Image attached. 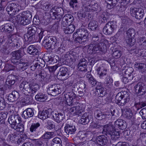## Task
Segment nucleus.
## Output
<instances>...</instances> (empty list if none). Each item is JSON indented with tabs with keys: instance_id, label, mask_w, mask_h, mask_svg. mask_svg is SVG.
<instances>
[{
	"instance_id": "nucleus-45",
	"label": "nucleus",
	"mask_w": 146,
	"mask_h": 146,
	"mask_svg": "<svg viewBox=\"0 0 146 146\" xmlns=\"http://www.w3.org/2000/svg\"><path fill=\"white\" fill-rule=\"evenodd\" d=\"M125 112V116L128 119H129L131 118L133 116V114L131 112V110L129 108H126L124 109L123 111V113Z\"/></svg>"
},
{
	"instance_id": "nucleus-15",
	"label": "nucleus",
	"mask_w": 146,
	"mask_h": 146,
	"mask_svg": "<svg viewBox=\"0 0 146 146\" xmlns=\"http://www.w3.org/2000/svg\"><path fill=\"white\" fill-rule=\"evenodd\" d=\"M76 95L73 92H68L64 95V99L66 104L70 106L73 104L74 100L75 98Z\"/></svg>"
},
{
	"instance_id": "nucleus-8",
	"label": "nucleus",
	"mask_w": 146,
	"mask_h": 146,
	"mask_svg": "<svg viewBox=\"0 0 146 146\" xmlns=\"http://www.w3.org/2000/svg\"><path fill=\"white\" fill-rule=\"evenodd\" d=\"M77 54L76 52L73 51H70L66 52L62 56V58L65 60L64 62H63V64H66L67 61L66 60H69L70 63L73 64L76 61L77 58Z\"/></svg>"
},
{
	"instance_id": "nucleus-2",
	"label": "nucleus",
	"mask_w": 146,
	"mask_h": 146,
	"mask_svg": "<svg viewBox=\"0 0 146 146\" xmlns=\"http://www.w3.org/2000/svg\"><path fill=\"white\" fill-rule=\"evenodd\" d=\"M31 13L28 11H24L19 13L14 17L16 22L20 23L21 25H25L29 24L31 20Z\"/></svg>"
},
{
	"instance_id": "nucleus-27",
	"label": "nucleus",
	"mask_w": 146,
	"mask_h": 146,
	"mask_svg": "<svg viewBox=\"0 0 146 146\" xmlns=\"http://www.w3.org/2000/svg\"><path fill=\"white\" fill-rule=\"evenodd\" d=\"M115 127L111 124L110 123L105 125L103 128V132L110 135L114 130Z\"/></svg>"
},
{
	"instance_id": "nucleus-18",
	"label": "nucleus",
	"mask_w": 146,
	"mask_h": 146,
	"mask_svg": "<svg viewBox=\"0 0 146 146\" xmlns=\"http://www.w3.org/2000/svg\"><path fill=\"white\" fill-rule=\"evenodd\" d=\"M1 30L6 33H10L13 31L14 29L13 26L11 24L7 23L1 26Z\"/></svg>"
},
{
	"instance_id": "nucleus-53",
	"label": "nucleus",
	"mask_w": 146,
	"mask_h": 146,
	"mask_svg": "<svg viewBox=\"0 0 146 146\" xmlns=\"http://www.w3.org/2000/svg\"><path fill=\"white\" fill-rule=\"evenodd\" d=\"M142 118L143 119H146V108L142 109L139 112Z\"/></svg>"
},
{
	"instance_id": "nucleus-13",
	"label": "nucleus",
	"mask_w": 146,
	"mask_h": 146,
	"mask_svg": "<svg viewBox=\"0 0 146 146\" xmlns=\"http://www.w3.org/2000/svg\"><path fill=\"white\" fill-rule=\"evenodd\" d=\"M9 123L12 128H16L15 126L17 124H19L21 121V118L19 115H11L8 119Z\"/></svg>"
},
{
	"instance_id": "nucleus-46",
	"label": "nucleus",
	"mask_w": 146,
	"mask_h": 146,
	"mask_svg": "<svg viewBox=\"0 0 146 146\" xmlns=\"http://www.w3.org/2000/svg\"><path fill=\"white\" fill-rule=\"evenodd\" d=\"M40 125L39 123H32L30 128V131L32 132L35 131Z\"/></svg>"
},
{
	"instance_id": "nucleus-5",
	"label": "nucleus",
	"mask_w": 146,
	"mask_h": 146,
	"mask_svg": "<svg viewBox=\"0 0 146 146\" xmlns=\"http://www.w3.org/2000/svg\"><path fill=\"white\" fill-rule=\"evenodd\" d=\"M76 33L78 35L76 40L79 43L82 44L86 41L89 33L86 29L83 28L80 29L77 31Z\"/></svg>"
},
{
	"instance_id": "nucleus-29",
	"label": "nucleus",
	"mask_w": 146,
	"mask_h": 146,
	"mask_svg": "<svg viewBox=\"0 0 146 146\" xmlns=\"http://www.w3.org/2000/svg\"><path fill=\"white\" fill-rule=\"evenodd\" d=\"M96 89L99 97H103L106 93V90L102 86H97L96 87Z\"/></svg>"
},
{
	"instance_id": "nucleus-62",
	"label": "nucleus",
	"mask_w": 146,
	"mask_h": 146,
	"mask_svg": "<svg viewBox=\"0 0 146 146\" xmlns=\"http://www.w3.org/2000/svg\"><path fill=\"white\" fill-rule=\"evenodd\" d=\"M77 3V0H70L69 4L70 7L73 8H74L75 7H76Z\"/></svg>"
},
{
	"instance_id": "nucleus-16",
	"label": "nucleus",
	"mask_w": 146,
	"mask_h": 146,
	"mask_svg": "<svg viewBox=\"0 0 146 146\" xmlns=\"http://www.w3.org/2000/svg\"><path fill=\"white\" fill-rule=\"evenodd\" d=\"M50 111H51L50 109H48L47 110L39 111L38 117L42 120L45 119L50 116L51 112V111L50 112Z\"/></svg>"
},
{
	"instance_id": "nucleus-60",
	"label": "nucleus",
	"mask_w": 146,
	"mask_h": 146,
	"mask_svg": "<svg viewBox=\"0 0 146 146\" xmlns=\"http://www.w3.org/2000/svg\"><path fill=\"white\" fill-rule=\"evenodd\" d=\"M8 81L9 80H11L15 82L17 80V77L13 75H10L8 76Z\"/></svg>"
},
{
	"instance_id": "nucleus-49",
	"label": "nucleus",
	"mask_w": 146,
	"mask_h": 146,
	"mask_svg": "<svg viewBox=\"0 0 146 146\" xmlns=\"http://www.w3.org/2000/svg\"><path fill=\"white\" fill-rule=\"evenodd\" d=\"M101 126V125H100V123L99 122H92L91 123L89 127L91 129H98L100 128Z\"/></svg>"
},
{
	"instance_id": "nucleus-23",
	"label": "nucleus",
	"mask_w": 146,
	"mask_h": 146,
	"mask_svg": "<svg viewBox=\"0 0 146 146\" xmlns=\"http://www.w3.org/2000/svg\"><path fill=\"white\" fill-rule=\"evenodd\" d=\"M96 141L98 144L102 145L106 144L108 141L107 138L105 136L101 135L97 138Z\"/></svg>"
},
{
	"instance_id": "nucleus-22",
	"label": "nucleus",
	"mask_w": 146,
	"mask_h": 146,
	"mask_svg": "<svg viewBox=\"0 0 146 146\" xmlns=\"http://www.w3.org/2000/svg\"><path fill=\"white\" fill-rule=\"evenodd\" d=\"M125 122L121 119H118L115 122V126L116 128H118L122 130H123L126 127Z\"/></svg>"
},
{
	"instance_id": "nucleus-9",
	"label": "nucleus",
	"mask_w": 146,
	"mask_h": 146,
	"mask_svg": "<svg viewBox=\"0 0 146 146\" xmlns=\"http://www.w3.org/2000/svg\"><path fill=\"white\" fill-rule=\"evenodd\" d=\"M20 8L18 4L12 3L7 6L6 9L9 15L13 16L19 11Z\"/></svg>"
},
{
	"instance_id": "nucleus-30",
	"label": "nucleus",
	"mask_w": 146,
	"mask_h": 146,
	"mask_svg": "<svg viewBox=\"0 0 146 146\" xmlns=\"http://www.w3.org/2000/svg\"><path fill=\"white\" fill-rule=\"evenodd\" d=\"M94 114L95 117L99 120L105 118L107 115L104 114L99 110H96Z\"/></svg>"
},
{
	"instance_id": "nucleus-1",
	"label": "nucleus",
	"mask_w": 146,
	"mask_h": 146,
	"mask_svg": "<svg viewBox=\"0 0 146 146\" xmlns=\"http://www.w3.org/2000/svg\"><path fill=\"white\" fill-rule=\"evenodd\" d=\"M106 42H107V40L102 39L98 44H90L88 50V52L93 54L99 55L106 51V47L105 43Z\"/></svg>"
},
{
	"instance_id": "nucleus-54",
	"label": "nucleus",
	"mask_w": 146,
	"mask_h": 146,
	"mask_svg": "<svg viewBox=\"0 0 146 146\" xmlns=\"http://www.w3.org/2000/svg\"><path fill=\"white\" fill-rule=\"evenodd\" d=\"M87 133L83 131H79L78 133L79 139L81 140L85 139L87 135Z\"/></svg>"
},
{
	"instance_id": "nucleus-26",
	"label": "nucleus",
	"mask_w": 146,
	"mask_h": 146,
	"mask_svg": "<svg viewBox=\"0 0 146 146\" xmlns=\"http://www.w3.org/2000/svg\"><path fill=\"white\" fill-rule=\"evenodd\" d=\"M68 111L70 113L76 115H78L81 112V108L79 106L70 108L68 110Z\"/></svg>"
},
{
	"instance_id": "nucleus-24",
	"label": "nucleus",
	"mask_w": 146,
	"mask_h": 146,
	"mask_svg": "<svg viewBox=\"0 0 146 146\" xmlns=\"http://www.w3.org/2000/svg\"><path fill=\"white\" fill-rule=\"evenodd\" d=\"M53 116L54 120L57 123H59L62 121L64 118V115L63 114L56 111L54 113Z\"/></svg>"
},
{
	"instance_id": "nucleus-64",
	"label": "nucleus",
	"mask_w": 146,
	"mask_h": 146,
	"mask_svg": "<svg viewBox=\"0 0 146 146\" xmlns=\"http://www.w3.org/2000/svg\"><path fill=\"white\" fill-rule=\"evenodd\" d=\"M137 54L139 55L142 56L146 57V50H142L139 49L137 51Z\"/></svg>"
},
{
	"instance_id": "nucleus-39",
	"label": "nucleus",
	"mask_w": 146,
	"mask_h": 146,
	"mask_svg": "<svg viewBox=\"0 0 146 146\" xmlns=\"http://www.w3.org/2000/svg\"><path fill=\"white\" fill-rule=\"evenodd\" d=\"M117 1L118 0H108L107 2V8L110 9L113 8L116 5Z\"/></svg>"
},
{
	"instance_id": "nucleus-47",
	"label": "nucleus",
	"mask_w": 146,
	"mask_h": 146,
	"mask_svg": "<svg viewBox=\"0 0 146 146\" xmlns=\"http://www.w3.org/2000/svg\"><path fill=\"white\" fill-rule=\"evenodd\" d=\"M53 132H46L42 136V137L45 139H49L53 137Z\"/></svg>"
},
{
	"instance_id": "nucleus-4",
	"label": "nucleus",
	"mask_w": 146,
	"mask_h": 146,
	"mask_svg": "<svg viewBox=\"0 0 146 146\" xmlns=\"http://www.w3.org/2000/svg\"><path fill=\"white\" fill-rule=\"evenodd\" d=\"M42 44L46 48L52 49H54L57 46L59 45V44L57 42L56 39L54 37L51 38L45 37Z\"/></svg>"
},
{
	"instance_id": "nucleus-28",
	"label": "nucleus",
	"mask_w": 146,
	"mask_h": 146,
	"mask_svg": "<svg viewBox=\"0 0 146 146\" xmlns=\"http://www.w3.org/2000/svg\"><path fill=\"white\" fill-rule=\"evenodd\" d=\"M64 32L66 34L72 33L74 31L75 27L73 24L69 25L68 26L62 29Z\"/></svg>"
},
{
	"instance_id": "nucleus-12",
	"label": "nucleus",
	"mask_w": 146,
	"mask_h": 146,
	"mask_svg": "<svg viewBox=\"0 0 146 146\" xmlns=\"http://www.w3.org/2000/svg\"><path fill=\"white\" fill-rule=\"evenodd\" d=\"M134 89L135 93L139 95H143L146 93V87L142 82L138 83L134 87Z\"/></svg>"
},
{
	"instance_id": "nucleus-58",
	"label": "nucleus",
	"mask_w": 146,
	"mask_h": 146,
	"mask_svg": "<svg viewBox=\"0 0 146 146\" xmlns=\"http://www.w3.org/2000/svg\"><path fill=\"white\" fill-rule=\"evenodd\" d=\"M99 37L98 35H93L92 36V41L93 44H96L98 42Z\"/></svg>"
},
{
	"instance_id": "nucleus-44",
	"label": "nucleus",
	"mask_w": 146,
	"mask_h": 146,
	"mask_svg": "<svg viewBox=\"0 0 146 146\" xmlns=\"http://www.w3.org/2000/svg\"><path fill=\"white\" fill-rule=\"evenodd\" d=\"M135 66L141 72L146 71V64H135Z\"/></svg>"
},
{
	"instance_id": "nucleus-31",
	"label": "nucleus",
	"mask_w": 146,
	"mask_h": 146,
	"mask_svg": "<svg viewBox=\"0 0 146 146\" xmlns=\"http://www.w3.org/2000/svg\"><path fill=\"white\" fill-rule=\"evenodd\" d=\"M35 98L36 100L40 102H44L46 100L47 96L44 94L39 93L35 96Z\"/></svg>"
},
{
	"instance_id": "nucleus-10",
	"label": "nucleus",
	"mask_w": 146,
	"mask_h": 146,
	"mask_svg": "<svg viewBox=\"0 0 146 146\" xmlns=\"http://www.w3.org/2000/svg\"><path fill=\"white\" fill-rule=\"evenodd\" d=\"M11 55L12 58L11 59V62L13 64H21L19 58L23 56L22 51L19 49L12 52Z\"/></svg>"
},
{
	"instance_id": "nucleus-59",
	"label": "nucleus",
	"mask_w": 146,
	"mask_h": 146,
	"mask_svg": "<svg viewBox=\"0 0 146 146\" xmlns=\"http://www.w3.org/2000/svg\"><path fill=\"white\" fill-rule=\"evenodd\" d=\"M134 71L132 67H128L125 71V74L128 75V76H130L131 74Z\"/></svg>"
},
{
	"instance_id": "nucleus-36",
	"label": "nucleus",
	"mask_w": 146,
	"mask_h": 146,
	"mask_svg": "<svg viewBox=\"0 0 146 146\" xmlns=\"http://www.w3.org/2000/svg\"><path fill=\"white\" fill-rule=\"evenodd\" d=\"M24 38L26 41H28L29 42H33L35 41V35L25 34L24 35Z\"/></svg>"
},
{
	"instance_id": "nucleus-56",
	"label": "nucleus",
	"mask_w": 146,
	"mask_h": 146,
	"mask_svg": "<svg viewBox=\"0 0 146 146\" xmlns=\"http://www.w3.org/2000/svg\"><path fill=\"white\" fill-rule=\"evenodd\" d=\"M5 106V103L4 99L2 97H0V110H3Z\"/></svg>"
},
{
	"instance_id": "nucleus-38",
	"label": "nucleus",
	"mask_w": 146,
	"mask_h": 146,
	"mask_svg": "<svg viewBox=\"0 0 146 146\" xmlns=\"http://www.w3.org/2000/svg\"><path fill=\"white\" fill-rule=\"evenodd\" d=\"M65 47L63 45L60 44L59 46H57L54 49V51L58 54L62 53L65 51Z\"/></svg>"
},
{
	"instance_id": "nucleus-48",
	"label": "nucleus",
	"mask_w": 146,
	"mask_h": 146,
	"mask_svg": "<svg viewBox=\"0 0 146 146\" xmlns=\"http://www.w3.org/2000/svg\"><path fill=\"white\" fill-rule=\"evenodd\" d=\"M52 13H50L51 16L54 20L56 19L58 21H60V19L62 18V16H61L57 13H56V12H52Z\"/></svg>"
},
{
	"instance_id": "nucleus-41",
	"label": "nucleus",
	"mask_w": 146,
	"mask_h": 146,
	"mask_svg": "<svg viewBox=\"0 0 146 146\" xmlns=\"http://www.w3.org/2000/svg\"><path fill=\"white\" fill-rule=\"evenodd\" d=\"M28 30L27 34L28 35H35V34L37 31V29L36 27L33 26L29 27Z\"/></svg>"
},
{
	"instance_id": "nucleus-42",
	"label": "nucleus",
	"mask_w": 146,
	"mask_h": 146,
	"mask_svg": "<svg viewBox=\"0 0 146 146\" xmlns=\"http://www.w3.org/2000/svg\"><path fill=\"white\" fill-rule=\"evenodd\" d=\"M126 33L127 37L134 38L135 35V32L133 29L130 28L127 31Z\"/></svg>"
},
{
	"instance_id": "nucleus-3",
	"label": "nucleus",
	"mask_w": 146,
	"mask_h": 146,
	"mask_svg": "<svg viewBox=\"0 0 146 146\" xmlns=\"http://www.w3.org/2000/svg\"><path fill=\"white\" fill-rule=\"evenodd\" d=\"M39 86L37 84H30L28 82L24 81L21 83L19 86L20 89L21 91H25L29 93H35L39 89Z\"/></svg>"
},
{
	"instance_id": "nucleus-14",
	"label": "nucleus",
	"mask_w": 146,
	"mask_h": 146,
	"mask_svg": "<svg viewBox=\"0 0 146 146\" xmlns=\"http://www.w3.org/2000/svg\"><path fill=\"white\" fill-rule=\"evenodd\" d=\"M74 20L73 17L70 14L65 15L62 19L61 23L62 29L71 25Z\"/></svg>"
},
{
	"instance_id": "nucleus-52",
	"label": "nucleus",
	"mask_w": 146,
	"mask_h": 146,
	"mask_svg": "<svg viewBox=\"0 0 146 146\" xmlns=\"http://www.w3.org/2000/svg\"><path fill=\"white\" fill-rule=\"evenodd\" d=\"M15 126L16 128H13L14 129L17 130L20 132H22L24 131V126L23 124H18L17 125H16Z\"/></svg>"
},
{
	"instance_id": "nucleus-19",
	"label": "nucleus",
	"mask_w": 146,
	"mask_h": 146,
	"mask_svg": "<svg viewBox=\"0 0 146 146\" xmlns=\"http://www.w3.org/2000/svg\"><path fill=\"white\" fill-rule=\"evenodd\" d=\"M34 111L33 109L31 108H28L23 111L22 115V116H24L25 119L31 117L34 115Z\"/></svg>"
},
{
	"instance_id": "nucleus-33",
	"label": "nucleus",
	"mask_w": 146,
	"mask_h": 146,
	"mask_svg": "<svg viewBox=\"0 0 146 146\" xmlns=\"http://www.w3.org/2000/svg\"><path fill=\"white\" fill-rule=\"evenodd\" d=\"M98 27L97 22V21L95 20L91 21L88 24V28L91 30H95Z\"/></svg>"
},
{
	"instance_id": "nucleus-63",
	"label": "nucleus",
	"mask_w": 146,
	"mask_h": 146,
	"mask_svg": "<svg viewBox=\"0 0 146 146\" xmlns=\"http://www.w3.org/2000/svg\"><path fill=\"white\" fill-rule=\"evenodd\" d=\"M44 62V60L40 58H36L33 61L34 64H43Z\"/></svg>"
},
{
	"instance_id": "nucleus-35",
	"label": "nucleus",
	"mask_w": 146,
	"mask_h": 146,
	"mask_svg": "<svg viewBox=\"0 0 146 146\" xmlns=\"http://www.w3.org/2000/svg\"><path fill=\"white\" fill-rule=\"evenodd\" d=\"M112 52V56L115 58H119L122 55L121 52L118 49H115L113 50Z\"/></svg>"
},
{
	"instance_id": "nucleus-20",
	"label": "nucleus",
	"mask_w": 146,
	"mask_h": 146,
	"mask_svg": "<svg viewBox=\"0 0 146 146\" xmlns=\"http://www.w3.org/2000/svg\"><path fill=\"white\" fill-rule=\"evenodd\" d=\"M76 131V129L74 126L66 124L64 127L65 132L68 135L74 134Z\"/></svg>"
},
{
	"instance_id": "nucleus-6",
	"label": "nucleus",
	"mask_w": 146,
	"mask_h": 146,
	"mask_svg": "<svg viewBox=\"0 0 146 146\" xmlns=\"http://www.w3.org/2000/svg\"><path fill=\"white\" fill-rule=\"evenodd\" d=\"M117 23L113 21L108 22L104 27L103 31L106 35L111 34L117 28Z\"/></svg>"
},
{
	"instance_id": "nucleus-34",
	"label": "nucleus",
	"mask_w": 146,
	"mask_h": 146,
	"mask_svg": "<svg viewBox=\"0 0 146 146\" xmlns=\"http://www.w3.org/2000/svg\"><path fill=\"white\" fill-rule=\"evenodd\" d=\"M111 138L113 140H116L119 138L120 133L119 131H116L115 129L110 134Z\"/></svg>"
},
{
	"instance_id": "nucleus-43",
	"label": "nucleus",
	"mask_w": 146,
	"mask_h": 146,
	"mask_svg": "<svg viewBox=\"0 0 146 146\" xmlns=\"http://www.w3.org/2000/svg\"><path fill=\"white\" fill-rule=\"evenodd\" d=\"M124 95V94H123V92L121 93V92H120L118 93L115 96V102L118 104L119 105L120 102L121 101L122 98H123V97Z\"/></svg>"
},
{
	"instance_id": "nucleus-61",
	"label": "nucleus",
	"mask_w": 146,
	"mask_h": 146,
	"mask_svg": "<svg viewBox=\"0 0 146 146\" xmlns=\"http://www.w3.org/2000/svg\"><path fill=\"white\" fill-rule=\"evenodd\" d=\"M54 12H56V13H57L59 15H60L62 16L64 13L63 10L61 7H58L56 8Z\"/></svg>"
},
{
	"instance_id": "nucleus-25",
	"label": "nucleus",
	"mask_w": 146,
	"mask_h": 146,
	"mask_svg": "<svg viewBox=\"0 0 146 146\" xmlns=\"http://www.w3.org/2000/svg\"><path fill=\"white\" fill-rule=\"evenodd\" d=\"M19 96V93L17 92L13 91L9 94L7 99L9 101L12 102L17 100Z\"/></svg>"
},
{
	"instance_id": "nucleus-32",
	"label": "nucleus",
	"mask_w": 146,
	"mask_h": 146,
	"mask_svg": "<svg viewBox=\"0 0 146 146\" xmlns=\"http://www.w3.org/2000/svg\"><path fill=\"white\" fill-rule=\"evenodd\" d=\"M110 15L109 13L104 12L100 15V19L103 22H105L110 19Z\"/></svg>"
},
{
	"instance_id": "nucleus-50",
	"label": "nucleus",
	"mask_w": 146,
	"mask_h": 146,
	"mask_svg": "<svg viewBox=\"0 0 146 146\" xmlns=\"http://www.w3.org/2000/svg\"><path fill=\"white\" fill-rule=\"evenodd\" d=\"M8 42H9L10 44H11L12 46H15L17 48H19L20 45V43H19L18 41L17 40H15V41H14L13 42L12 41L11 37H10L9 38Z\"/></svg>"
},
{
	"instance_id": "nucleus-51",
	"label": "nucleus",
	"mask_w": 146,
	"mask_h": 146,
	"mask_svg": "<svg viewBox=\"0 0 146 146\" xmlns=\"http://www.w3.org/2000/svg\"><path fill=\"white\" fill-rule=\"evenodd\" d=\"M77 67L78 70L80 71L86 72L87 71L86 64H78Z\"/></svg>"
},
{
	"instance_id": "nucleus-17",
	"label": "nucleus",
	"mask_w": 146,
	"mask_h": 146,
	"mask_svg": "<svg viewBox=\"0 0 146 146\" xmlns=\"http://www.w3.org/2000/svg\"><path fill=\"white\" fill-rule=\"evenodd\" d=\"M27 52L29 54L33 55H38L40 52L35 45H31L27 48Z\"/></svg>"
},
{
	"instance_id": "nucleus-57",
	"label": "nucleus",
	"mask_w": 146,
	"mask_h": 146,
	"mask_svg": "<svg viewBox=\"0 0 146 146\" xmlns=\"http://www.w3.org/2000/svg\"><path fill=\"white\" fill-rule=\"evenodd\" d=\"M7 4L6 0H0V11L3 10Z\"/></svg>"
},
{
	"instance_id": "nucleus-55",
	"label": "nucleus",
	"mask_w": 146,
	"mask_h": 146,
	"mask_svg": "<svg viewBox=\"0 0 146 146\" xmlns=\"http://www.w3.org/2000/svg\"><path fill=\"white\" fill-rule=\"evenodd\" d=\"M146 106V103L144 102H141L136 103L135 106L137 108V110L141 108Z\"/></svg>"
},
{
	"instance_id": "nucleus-37",
	"label": "nucleus",
	"mask_w": 146,
	"mask_h": 146,
	"mask_svg": "<svg viewBox=\"0 0 146 146\" xmlns=\"http://www.w3.org/2000/svg\"><path fill=\"white\" fill-rule=\"evenodd\" d=\"M144 14L143 10L141 8H138L135 17L137 19H140L143 17Z\"/></svg>"
},
{
	"instance_id": "nucleus-7",
	"label": "nucleus",
	"mask_w": 146,
	"mask_h": 146,
	"mask_svg": "<svg viewBox=\"0 0 146 146\" xmlns=\"http://www.w3.org/2000/svg\"><path fill=\"white\" fill-rule=\"evenodd\" d=\"M62 90L59 84H53L49 86L47 92L48 94L54 96L60 94Z\"/></svg>"
},
{
	"instance_id": "nucleus-11",
	"label": "nucleus",
	"mask_w": 146,
	"mask_h": 146,
	"mask_svg": "<svg viewBox=\"0 0 146 146\" xmlns=\"http://www.w3.org/2000/svg\"><path fill=\"white\" fill-rule=\"evenodd\" d=\"M106 70H104L99 74V76L101 79L105 78L106 86L108 88H111L112 86L113 80L112 78L108 75L106 73Z\"/></svg>"
},
{
	"instance_id": "nucleus-21",
	"label": "nucleus",
	"mask_w": 146,
	"mask_h": 146,
	"mask_svg": "<svg viewBox=\"0 0 146 146\" xmlns=\"http://www.w3.org/2000/svg\"><path fill=\"white\" fill-rule=\"evenodd\" d=\"M91 118V117L89 116L87 113H85L83 115L80 119L79 120V122L80 124L85 125L89 122Z\"/></svg>"
},
{
	"instance_id": "nucleus-40",
	"label": "nucleus",
	"mask_w": 146,
	"mask_h": 146,
	"mask_svg": "<svg viewBox=\"0 0 146 146\" xmlns=\"http://www.w3.org/2000/svg\"><path fill=\"white\" fill-rule=\"evenodd\" d=\"M129 97L128 94H125L123 96V98L122 100L119 105L123 106L127 102L129 101Z\"/></svg>"
}]
</instances>
